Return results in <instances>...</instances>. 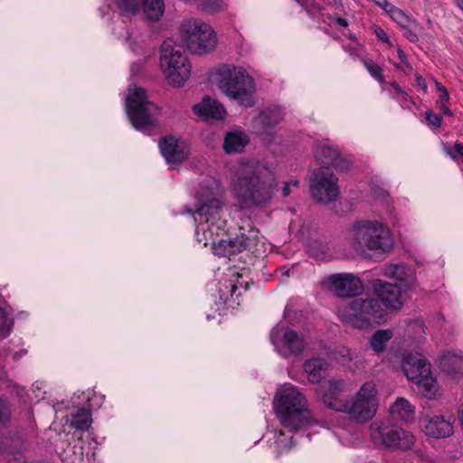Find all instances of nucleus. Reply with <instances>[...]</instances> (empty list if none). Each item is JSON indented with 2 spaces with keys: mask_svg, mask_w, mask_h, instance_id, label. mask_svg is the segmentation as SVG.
Wrapping results in <instances>:
<instances>
[{
  "mask_svg": "<svg viewBox=\"0 0 463 463\" xmlns=\"http://www.w3.org/2000/svg\"><path fill=\"white\" fill-rule=\"evenodd\" d=\"M329 366L326 360L321 357H313L305 361L303 369L310 383H318L325 377Z\"/></svg>",
  "mask_w": 463,
  "mask_h": 463,
  "instance_id": "obj_27",
  "label": "nucleus"
},
{
  "mask_svg": "<svg viewBox=\"0 0 463 463\" xmlns=\"http://www.w3.org/2000/svg\"><path fill=\"white\" fill-rule=\"evenodd\" d=\"M393 449H407L415 442V436L409 430L397 426Z\"/></svg>",
  "mask_w": 463,
  "mask_h": 463,
  "instance_id": "obj_35",
  "label": "nucleus"
},
{
  "mask_svg": "<svg viewBox=\"0 0 463 463\" xmlns=\"http://www.w3.org/2000/svg\"><path fill=\"white\" fill-rule=\"evenodd\" d=\"M235 274L239 275L240 277L242 278V279H239V282H238L239 290H237V296H240V295H241L242 291L247 290L248 280L246 279L247 278L243 274H240V273H235Z\"/></svg>",
  "mask_w": 463,
  "mask_h": 463,
  "instance_id": "obj_49",
  "label": "nucleus"
},
{
  "mask_svg": "<svg viewBox=\"0 0 463 463\" xmlns=\"http://www.w3.org/2000/svg\"><path fill=\"white\" fill-rule=\"evenodd\" d=\"M275 443L280 451L289 449L293 447L292 437L286 438L283 431L274 433Z\"/></svg>",
  "mask_w": 463,
  "mask_h": 463,
  "instance_id": "obj_40",
  "label": "nucleus"
},
{
  "mask_svg": "<svg viewBox=\"0 0 463 463\" xmlns=\"http://www.w3.org/2000/svg\"><path fill=\"white\" fill-rule=\"evenodd\" d=\"M11 405L4 399H0V423L7 422L11 418Z\"/></svg>",
  "mask_w": 463,
  "mask_h": 463,
  "instance_id": "obj_43",
  "label": "nucleus"
},
{
  "mask_svg": "<svg viewBox=\"0 0 463 463\" xmlns=\"http://www.w3.org/2000/svg\"><path fill=\"white\" fill-rule=\"evenodd\" d=\"M310 252L313 256H315L316 258H319L321 255H323L324 253H326V246L323 245L322 243H319L317 241H315L311 246H310Z\"/></svg>",
  "mask_w": 463,
  "mask_h": 463,
  "instance_id": "obj_47",
  "label": "nucleus"
},
{
  "mask_svg": "<svg viewBox=\"0 0 463 463\" xmlns=\"http://www.w3.org/2000/svg\"><path fill=\"white\" fill-rule=\"evenodd\" d=\"M79 443L80 444H75L74 445V454H77V449H79V453H80V461H83V446H82V443L83 441L82 440H79Z\"/></svg>",
  "mask_w": 463,
  "mask_h": 463,
  "instance_id": "obj_53",
  "label": "nucleus"
},
{
  "mask_svg": "<svg viewBox=\"0 0 463 463\" xmlns=\"http://www.w3.org/2000/svg\"><path fill=\"white\" fill-rule=\"evenodd\" d=\"M449 93L447 90H444L443 93H440L439 99L438 101L439 104H443L449 101Z\"/></svg>",
  "mask_w": 463,
  "mask_h": 463,
  "instance_id": "obj_55",
  "label": "nucleus"
},
{
  "mask_svg": "<svg viewBox=\"0 0 463 463\" xmlns=\"http://www.w3.org/2000/svg\"><path fill=\"white\" fill-rule=\"evenodd\" d=\"M440 110L443 111L444 114L450 115V110L445 106V103L439 104Z\"/></svg>",
  "mask_w": 463,
  "mask_h": 463,
  "instance_id": "obj_59",
  "label": "nucleus"
},
{
  "mask_svg": "<svg viewBox=\"0 0 463 463\" xmlns=\"http://www.w3.org/2000/svg\"><path fill=\"white\" fill-rule=\"evenodd\" d=\"M276 417L289 432L306 430L318 423L308 409L306 396L292 384H285L274 398Z\"/></svg>",
  "mask_w": 463,
  "mask_h": 463,
  "instance_id": "obj_3",
  "label": "nucleus"
},
{
  "mask_svg": "<svg viewBox=\"0 0 463 463\" xmlns=\"http://www.w3.org/2000/svg\"><path fill=\"white\" fill-rule=\"evenodd\" d=\"M24 354H25V351H21L20 353H15L14 354V359L16 360V359L20 358Z\"/></svg>",
  "mask_w": 463,
  "mask_h": 463,
  "instance_id": "obj_61",
  "label": "nucleus"
},
{
  "mask_svg": "<svg viewBox=\"0 0 463 463\" xmlns=\"http://www.w3.org/2000/svg\"><path fill=\"white\" fill-rule=\"evenodd\" d=\"M270 342L276 352L286 358L299 355L307 345L302 334L285 326H276L271 330Z\"/></svg>",
  "mask_w": 463,
  "mask_h": 463,
  "instance_id": "obj_11",
  "label": "nucleus"
},
{
  "mask_svg": "<svg viewBox=\"0 0 463 463\" xmlns=\"http://www.w3.org/2000/svg\"><path fill=\"white\" fill-rule=\"evenodd\" d=\"M458 420L463 427V403L458 407Z\"/></svg>",
  "mask_w": 463,
  "mask_h": 463,
  "instance_id": "obj_58",
  "label": "nucleus"
},
{
  "mask_svg": "<svg viewBox=\"0 0 463 463\" xmlns=\"http://www.w3.org/2000/svg\"><path fill=\"white\" fill-rule=\"evenodd\" d=\"M193 111L203 120H222L227 114L223 105L209 97H204L201 102L195 104Z\"/></svg>",
  "mask_w": 463,
  "mask_h": 463,
  "instance_id": "obj_23",
  "label": "nucleus"
},
{
  "mask_svg": "<svg viewBox=\"0 0 463 463\" xmlns=\"http://www.w3.org/2000/svg\"><path fill=\"white\" fill-rule=\"evenodd\" d=\"M88 426L90 427V421L89 420V423H88ZM90 435V433L89 432V436Z\"/></svg>",
  "mask_w": 463,
  "mask_h": 463,
  "instance_id": "obj_64",
  "label": "nucleus"
},
{
  "mask_svg": "<svg viewBox=\"0 0 463 463\" xmlns=\"http://www.w3.org/2000/svg\"><path fill=\"white\" fill-rule=\"evenodd\" d=\"M328 281L330 289L340 298L357 296L364 290L361 279L351 273L334 274Z\"/></svg>",
  "mask_w": 463,
  "mask_h": 463,
  "instance_id": "obj_18",
  "label": "nucleus"
},
{
  "mask_svg": "<svg viewBox=\"0 0 463 463\" xmlns=\"http://www.w3.org/2000/svg\"><path fill=\"white\" fill-rule=\"evenodd\" d=\"M160 151L169 165L184 161L189 154L188 146L185 142L175 137H165L159 144Z\"/></svg>",
  "mask_w": 463,
  "mask_h": 463,
  "instance_id": "obj_19",
  "label": "nucleus"
},
{
  "mask_svg": "<svg viewBox=\"0 0 463 463\" xmlns=\"http://www.w3.org/2000/svg\"><path fill=\"white\" fill-rule=\"evenodd\" d=\"M364 64L372 77L380 82L383 81L382 74L383 70L378 64L374 63L373 61H364Z\"/></svg>",
  "mask_w": 463,
  "mask_h": 463,
  "instance_id": "obj_42",
  "label": "nucleus"
},
{
  "mask_svg": "<svg viewBox=\"0 0 463 463\" xmlns=\"http://www.w3.org/2000/svg\"><path fill=\"white\" fill-rule=\"evenodd\" d=\"M219 189L213 178H207L197 193V203L192 213L196 222L195 236L204 246L212 245L213 251L220 257L230 258L244 250H254L258 243V231L240 229V234L230 235L224 229L226 221L222 218V203L216 198Z\"/></svg>",
  "mask_w": 463,
  "mask_h": 463,
  "instance_id": "obj_1",
  "label": "nucleus"
},
{
  "mask_svg": "<svg viewBox=\"0 0 463 463\" xmlns=\"http://www.w3.org/2000/svg\"><path fill=\"white\" fill-rule=\"evenodd\" d=\"M314 154L318 161L326 165H334L338 168L345 164L344 160L340 158L337 149L328 142L318 144L314 149Z\"/></svg>",
  "mask_w": 463,
  "mask_h": 463,
  "instance_id": "obj_28",
  "label": "nucleus"
},
{
  "mask_svg": "<svg viewBox=\"0 0 463 463\" xmlns=\"http://www.w3.org/2000/svg\"><path fill=\"white\" fill-rule=\"evenodd\" d=\"M335 21L337 23L338 25L342 26V27H347L348 26V22L346 19L345 18H342V17H336L335 18Z\"/></svg>",
  "mask_w": 463,
  "mask_h": 463,
  "instance_id": "obj_56",
  "label": "nucleus"
},
{
  "mask_svg": "<svg viewBox=\"0 0 463 463\" xmlns=\"http://www.w3.org/2000/svg\"><path fill=\"white\" fill-rule=\"evenodd\" d=\"M11 331V324L8 322L6 312L0 307V339L8 336Z\"/></svg>",
  "mask_w": 463,
  "mask_h": 463,
  "instance_id": "obj_41",
  "label": "nucleus"
},
{
  "mask_svg": "<svg viewBox=\"0 0 463 463\" xmlns=\"http://www.w3.org/2000/svg\"><path fill=\"white\" fill-rule=\"evenodd\" d=\"M180 34L189 50L199 54L212 51L217 43L213 28L208 24L195 18L183 22Z\"/></svg>",
  "mask_w": 463,
  "mask_h": 463,
  "instance_id": "obj_10",
  "label": "nucleus"
},
{
  "mask_svg": "<svg viewBox=\"0 0 463 463\" xmlns=\"http://www.w3.org/2000/svg\"><path fill=\"white\" fill-rule=\"evenodd\" d=\"M396 435V425L378 420L370 425V436L376 445L393 449Z\"/></svg>",
  "mask_w": 463,
  "mask_h": 463,
  "instance_id": "obj_21",
  "label": "nucleus"
},
{
  "mask_svg": "<svg viewBox=\"0 0 463 463\" xmlns=\"http://www.w3.org/2000/svg\"><path fill=\"white\" fill-rule=\"evenodd\" d=\"M340 320L358 329L370 327L373 324L381 325L387 319V313L378 298H356L337 310Z\"/></svg>",
  "mask_w": 463,
  "mask_h": 463,
  "instance_id": "obj_6",
  "label": "nucleus"
},
{
  "mask_svg": "<svg viewBox=\"0 0 463 463\" xmlns=\"http://www.w3.org/2000/svg\"><path fill=\"white\" fill-rule=\"evenodd\" d=\"M415 383L418 385L419 391L425 397L431 399L438 392V384L436 380L431 376V372L428 375L422 376V378L416 381Z\"/></svg>",
  "mask_w": 463,
  "mask_h": 463,
  "instance_id": "obj_32",
  "label": "nucleus"
},
{
  "mask_svg": "<svg viewBox=\"0 0 463 463\" xmlns=\"http://www.w3.org/2000/svg\"><path fill=\"white\" fill-rule=\"evenodd\" d=\"M126 110L132 126L142 132H146L156 124L159 114V108L146 99V90L136 86L128 89Z\"/></svg>",
  "mask_w": 463,
  "mask_h": 463,
  "instance_id": "obj_8",
  "label": "nucleus"
},
{
  "mask_svg": "<svg viewBox=\"0 0 463 463\" xmlns=\"http://www.w3.org/2000/svg\"><path fill=\"white\" fill-rule=\"evenodd\" d=\"M381 274L387 279H392L393 284L403 293L416 288L418 286L415 269L405 262H392L385 264Z\"/></svg>",
  "mask_w": 463,
  "mask_h": 463,
  "instance_id": "obj_15",
  "label": "nucleus"
},
{
  "mask_svg": "<svg viewBox=\"0 0 463 463\" xmlns=\"http://www.w3.org/2000/svg\"><path fill=\"white\" fill-rule=\"evenodd\" d=\"M410 332L413 331L416 335L414 336L415 347H420L425 342V326L422 321H413L410 323L409 329Z\"/></svg>",
  "mask_w": 463,
  "mask_h": 463,
  "instance_id": "obj_36",
  "label": "nucleus"
},
{
  "mask_svg": "<svg viewBox=\"0 0 463 463\" xmlns=\"http://www.w3.org/2000/svg\"><path fill=\"white\" fill-rule=\"evenodd\" d=\"M396 435V425L378 420L370 425V436L376 445L393 449Z\"/></svg>",
  "mask_w": 463,
  "mask_h": 463,
  "instance_id": "obj_22",
  "label": "nucleus"
},
{
  "mask_svg": "<svg viewBox=\"0 0 463 463\" xmlns=\"http://www.w3.org/2000/svg\"><path fill=\"white\" fill-rule=\"evenodd\" d=\"M377 409L376 384L373 381H368L350 400L345 401L339 412L346 414L356 423H364L375 416Z\"/></svg>",
  "mask_w": 463,
  "mask_h": 463,
  "instance_id": "obj_9",
  "label": "nucleus"
},
{
  "mask_svg": "<svg viewBox=\"0 0 463 463\" xmlns=\"http://www.w3.org/2000/svg\"><path fill=\"white\" fill-rule=\"evenodd\" d=\"M386 14L402 28H407L413 24L416 25L415 20L411 19L404 11L393 5L390 9H388Z\"/></svg>",
  "mask_w": 463,
  "mask_h": 463,
  "instance_id": "obj_33",
  "label": "nucleus"
},
{
  "mask_svg": "<svg viewBox=\"0 0 463 463\" xmlns=\"http://www.w3.org/2000/svg\"><path fill=\"white\" fill-rule=\"evenodd\" d=\"M228 0H201L200 8L206 13H215L224 9Z\"/></svg>",
  "mask_w": 463,
  "mask_h": 463,
  "instance_id": "obj_37",
  "label": "nucleus"
},
{
  "mask_svg": "<svg viewBox=\"0 0 463 463\" xmlns=\"http://www.w3.org/2000/svg\"><path fill=\"white\" fill-rule=\"evenodd\" d=\"M283 119V113L278 107L268 108L254 118L253 128L259 134L269 132Z\"/></svg>",
  "mask_w": 463,
  "mask_h": 463,
  "instance_id": "obj_24",
  "label": "nucleus"
},
{
  "mask_svg": "<svg viewBox=\"0 0 463 463\" xmlns=\"http://www.w3.org/2000/svg\"><path fill=\"white\" fill-rule=\"evenodd\" d=\"M213 80L220 92L229 100L243 108L255 105L256 83L243 67L223 64L216 69Z\"/></svg>",
  "mask_w": 463,
  "mask_h": 463,
  "instance_id": "obj_5",
  "label": "nucleus"
},
{
  "mask_svg": "<svg viewBox=\"0 0 463 463\" xmlns=\"http://www.w3.org/2000/svg\"><path fill=\"white\" fill-rule=\"evenodd\" d=\"M418 27V24L416 23V25H411L407 28H402L404 30V35L412 43L418 41V35L415 32L416 28Z\"/></svg>",
  "mask_w": 463,
  "mask_h": 463,
  "instance_id": "obj_48",
  "label": "nucleus"
},
{
  "mask_svg": "<svg viewBox=\"0 0 463 463\" xmlns=\"http://www.w3.org/2000/svg\"><path fill=\"white\" fill-rule=\"evenodd\" d=\"M415 79L419 87H420L424 91H427V84L425 80L419 74L415 75Z\"/></svg>",
  "mask_w": 463,
  "mask_h": 463,
  "instance_id": "obj_54",
  "label": "nucleus"
},
{
  "mask_svg": "<svg viewBox=\"0 0 463 463\" xmlns=\"http://www.w3.org/2000/svg\"><path fill=\"white\" fill-rule=\"evenodd\" d=\"M376 5L381 7L383 10H384L385 13L388 12V9H390L392 5L389 3L387 0H373Z\"/></svg>",
  "mask_w": 463,
  "mask_h": 463,
  "instance_id": "obj_51",
  "label": "nucleus"
},
{
  "mask_svg": "<svg viewBox=\"0 0 463 463\" xmlns=\"http://www.w3.org/2000/svg\"><path fill=\"white\" fill-rule=\"evenodd\" d=\"M425 118L428 125L432 128H439L441 126V118L430 110L426 111Z\"/></svg>",
  "mask_w": 463,
  "mask_h": 463,
  "instance_id": "obj_44",
  "label": "nucleus"
},
{
  "mask_svg": "<svg viewBox=\"0 0 463 463\" xmlns=\"http://www.w3.org/2000/svg\"><path fill=\"white\" fill-rule=\"evenodd\" d=\"M335 359L337 360L338 363L345 365L349 362L354 359V355L351 350L345 346H339L335 350L334 353Z\"/></svg>",
  "mask_w": 463,
  "mask_h": 463,
  "instance_id": "obj_39",
  "label": "nucleus"
},
{
  "mask_svg": "<svg viewBox=\"0 0 463 463\" xmlns=\"http://www.w3.org/2000/svg\"><path fill=\"white\" fill-rule=\"evenodd\" d=\"M159 66L165 80L174 88L182 87L191 74L183 46L172 38L165 39L161 45Z\"/></svg>",
  "mask_w": 463,
  "mask_h": 463,
  "instance_id": "obj_7",
  "label": "nucleus"
},
{
  "mask_svg": "<svg viewBox=\"0 0 463 463\" xmlns=\"http://www.w3.org/2000/svg\"><path fill=\"white\" fill-rule=\"evenodd\" d=\"M348 390L347 382L341 377H333L323 383L317 390L318 399L326 407L338 411L346 399L340 396Z\"/></svg>",
  "mask_w": 463,
  "mask_h": 463,
  "instance_id": "obj_14",
  "label": "nucleus"
},
{
  "mask_svg": "<svg viewBox=\"0 0 463 463\" xmlns=\"http://www.w3.org/2000/svg\"><path fill=\"white\" fill-rule=\"evenodd\" d=\"M338 179L329 167H320L313 173L310 191L315 199L322 203L335 201L339 195Z\"/></svg>",
  "mask_w": 463,
  "mask_h": 463,
  "instance_id": "obj_12",
  "label": "nucleus"
},
{
  "mask_svg": "<svg viewBox=\"0 0 463 463\" xmlns=\"http://www.w3.org/2000/svg\"><path fill=\"white\" fill-rule=\"evenodd\" d=\"M0 449H2V447H0ZM3 449H4V450H5V451L10 452V451H9V449H8L7 447H4V448H3Z\"/></svg>",
  "mask_w": 463,
  "mask_h": 463,
  "instance_id": "obj_63",
  "label": "nucleus"
},
{
  "mask_svg": "<svg viewBox=\"0 0 463 463\" xmlns=\"http://www.w3.org/2000/svg\"><path fill=\"white\" fill-rule=\"evenodd\" d=\"M421 460H423V456L421 454H415L413 457L410 456L405 458H394L387 463H420Z\"/></svg>",
  "mask_w": 463,
  "mask_h": 463,
  "instance_id": "obj_46",
  "label": "nucleus"
},
{
  "mask_svg": "<svg viewBox=\"0 0 463 463\" xmlns=\"http://www.w3.org/2000/svg\"><path fill=\"white\" fill-rule=\"evenodd\" d=\"M346 240L356 253L385 254L394 240L389 226L378 220L359 219L346 229Z\"/></svg>",
  "mask_w": 463,
  "mask_h": 463,
  "instance_id": "obj_4",
  "label": "nucleus"
},
{
  "mask_svg": "<svg viewBox=\"0 0 463 463\" xmlns=\"http://www.w3.org/2000/svg\"><path fill=\"white\" fill-rule=\"evenodd\" d=\"M276 167L254 163L240 165L232 181V194L241 209L266 206L272 198L276 182Z\"/></svg>",
  "mask_w": 463,
  "mask_h": 463,
  "instance_id": "obj_2",
  "label": "nucleus"
},
{
  "mask_svg": "<svg viewBox=\"0 0 463 463\" xmlns=\"http://www.w3.org/2000/svg\"><path fill=\"white\" fill-rule=\"evenodd\" d=\"M454 418L451 415H425L420 420V426L425 435L442 439L453 434Z\"/></svg>",
  "mask_w": 463,
  "mask_h": 463,
  "instance_id": "obj_16",
  "label": "nucleus"
},
{
  "mask_svg": "<svg viewBox=\"0 0 463 463\" xmlns=\"http://www.w3.org/2000/svg\"><path fill=\"white\" fill-rule=\"evenodd\" d=\"M392 420L402 422H411L415 417L414 406L405 398L400 397L389 408Z\"/></svg>",
  "mask_w": 463,
  "mask_h": 463,
  "instance_id": "obj_26",
  "label": "nucleus"
},
{
  "mask_svg": "<svg viewBox=\"0 0 463 463\" xmlns=\"http://www.w3.org/2000/svg\"><path fill=\"white\" fill-rule=\"evenodd\" d=\"M112 6L128 15H135L143 10L149 20L158 21L164 14V0H107Z\"/></svg>",
  "mask_w": 463,
  "mask_h": 463,
  "instance_id": "obj_13",
  "label": "nucleus"
},
{
  "mask_svg": "<svg viewBox=\"0 0 463 463\" xmlns=\"http://www.w3.org/2000/svg\"><path fill=\"white\" fill-rule=\"evenodd\" d=\"M391 88L393 90L395 96L394 99H397L398 102H400L401 106L402 108L408 107V103L411 101V97L407 94L406 91H404L402 87L397 84L396 82L391 83Z\"/></svg>",
  "mask_w": 463,
  "mask_h": 463,
  "instance_id": "obj_38",
  "label": "nucleus"
},
{
  "mask_svg": "<svg viewBox=\"0 0 463 463\" xmlns=\"http://www.w3.org/2000/svg\"><path fill=\"white\" fill-rule=\"evenodd\" d=\"M372 288L385 311L387 309L398 310L403 305L402 298L403 291L392 283L377 279L372 281Z\"/></svg>",
  "mask_w": 463,
  "mask_h": 463,
  "instance_id": "obj_17",
  "label": "nucleus"
},
{
  "mask_svg": "<svg viewBox=\"0 0 463 463\" xmlns=\"http://www.w3.org/2000/svg\"><path fill=\"white\" fill-rule=\"evenodd\" d=\"M91 400L92 399L89 398V411H90L91 408H99V407H100L102 402H103V401H104V396L103 395L95 396L94 399H93V402L90 403V402Z\"/></svg>",
  "mask_w": 463,
  "mask_h": 463,
  "instance_id": "obj_50",
  "label": "nucleus"
},
{
  "mask_svg": "<svg viewBox=\"0 0 463 463\" xmlns=\"http://www.w3.org/2000/svg\"><path fill=\"white\" fill-rule=\"evenodd\" d=\"M394 332L391 328L377 329L369 338L371 349L376 354H381L386 351L388 343L393 337Z\"/></svg>",
  "mask_w": 463,
  "mask_h": 463,
  "instance_id": "obj_29",
  "label": "nucleus"
},
{
  "mask_svg": "<svg viewBox=\"0 0 463 463\" xmlns=\"http://www.w3.org/2000/svg\"><path fill=\"white\" fill-rule=\"evenodd\" d=\"M242 279L239 275L231 274L223 281L221 282L219 288L220 299L223 302L229 300L230 298L237 296V290H239L238 282L239 279Z\"/></svg>",
  "mask_w": 463,
  "mask_h": 463,
  "instance_id": "obj_31",
  "label": "nucleus"
},
{
  "mask_svg": "<svg viewBox=\"0 0 463 463\" xmlns=\"http://www.w3.org/2000/svg\"><path fill=\"white\" fill-rule=\"evenodd\" d=\"M398 58L400 60L399 63H396L395 66L397 69L405 71L406 70H411V64L407 61L406 54L402 49H398L397 51Z\"/></svg>",
  "mask_w": 463,
  "mask_h": 463,
  "instance_id": "obj_45",
  "label": "nucleus"
},
{
  "mask_svg": "<svg viewBox=\"0 0 463 463\" xmlns=\"http://www.w3.org/2000/svg\"><path fill=\"white\" fill-rule=\"evenodd\" d=\"M288 184H290V185L297 186L298 184V182L297 180H294V181L288 182Z\"/></svg>",
  "mask_w": 463,
  "mask_h": 463,
  "instance_id": "obj_62",
  "label": "nucleus"
},
{
  "mask_svg": "<svg viewBox=\"0 0 463 463\" xmlns=\"http://www.w3.org/2000/svg\"><path fill=\"white\" fill-rule=\"evenodd\" d=\"M439 366L448 373H457L463 367V357L451 352H445L440 357Z\"/></svg>",
  "mask_w": 463,
  "mask_h": 463,
  "instance_id": "obj_30",
  "label": "nucleus"
},
{
  "mask_svg": "<svg viewBox=\"0 0 463 463\" xmlns=\"http://www.w3.org/2000/svg\"><path fill=\"white\" fill-rule=\"evenodd\" d=\"M436 88L437 90L440 92V93H443L444 90H447L446 88L441 85L439 82H436Z\"/></svg>",
  "mask_w": 463,
  "mask_h": 463,
  "instance_id": "obj_60",
  "label": "nucleus"
},
{
  "mask_svg": "<svg viewBox=\"0 0 463 463\" xmlns=\"http://www.w3.org/2000/svg\"><path fill=\"white\" fill-rule=\"evenodd\" d=\"M290 194V184H286L282 188V194L284 197H287Z\"/></svg>",
  "mask_w": 463,
  "mask_h": 463,
  "instance_id": "obj_57",
  "label": "nucleus"
},
{
  "mask_svg": "<svg viewBox=\"0 0 463 463\" xmlns=\"http://www.w3.org/2000/svg\"><path fill=\"white\" fill-rule=\"evenodd\" d=\"M71 426L75 430L74 435L80 434L79 439H81L82 434L87 430V410L84 407L72 414Z\"/></svg>",
  "mask_w": 463,
  "mask_h": 463,
  "instance_id": "obj_34",
  "label": "nucleus"
},
{
  "mask_svg": "<svg viewBox=\"0 0 463 463\" xmlns=\"http://www.w3.org/2000/svg\"><path fill=\"white\" fill-rule=\"evenodd\" d=\"M402 367L407 379L413 383L430 373V364L426 359L410 353L402 354Z\"/></svg>",
  "mask_w": 463,
  "mask_h": 463,
  "instance_id": "obj_20",
  "label": "nucleus"
},
{
  "mask_svg": "<svg viewBox=\"0 0 463 463\" xmlns=\"http://www.w3.org/2000/svg\"><path fill=\"white\" fill-rule=\"evenodd\" d=\"M249 136L241 129H234L225 134L222 148L226 154L241 153L249 144Z\"/></svg>",
  "mask_w": 463,
  "mask_h": 463,
  "instance_id": "obj_25",
  "label": "nucleus"
},
{
  "mask_svg": "<svg viewBox=\"0 0 463 463\" xmlns=\"http://www.w3.org/2000/svg\"><path fill=\"white\" fill-rule=\"evenodd\" d=\"M376 35H377L378 39H380L381 41H383L384 43H389V38H388L386 33L383 29H381V28L377 29Z\"/></svg>",
  "mask_w": 463,
  "mask_h": 463,
  "instance_id": "obj_52",
  "label": "nucleus"
}]
</instances>
